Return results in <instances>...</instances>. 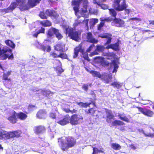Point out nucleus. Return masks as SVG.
<instances>
[{
  "label": "nucleus",
  "mask_w": 154,
  "mask_h": 154,
  "mask_svg": "<svg viewBox=\"0 0 154 154\" xmlns=\"http://www.w3.org/2000/svg\"><path fill=\"white\" fill-rule=\"evenodd\" d=\"M88 19H84L83 20L80 21L79 20H77L75 21V23H74L75 26H77L81 22H83L84 24L86 26H88Z\"/></svg>",
  "instance_id": "bb28decb"
},
{
  "label": "nucleus",
  "mask_w": 154,
  "mask_h": 154,
  "mask_svg": "<svg viewBox=\"0 0 154 154\" xmlns=\"http://www.w3.org/2000/svg\"><path fill=\"white\" fill-rule=\"evenodd\" d=\"M90 73L94 77H96L101 79L102 76V75H101L99 72L91 70L90 71Z\"/></svg>",
  "instance_id": "a878e982"
},
{
  "label": "nucleus",
  "mask_w": 154,
  "mask_h": 154,
  "mask_svg": "<svg viewBox=\"0 0 154 154\" xmlns=\"http://www.w3.org/2000/svg\"><path fill=\"white\" fill-rule=\"evenodd\" d=\"M5 43L7 45H8L13 48L15 47V45L11 40H6L5 41Z\"/></svg>",
  "instance_id": "f704fd0d"
},
{
  "label": "nucleus",
  "mask_w": 154,
  "mask_h": 154,
  "mask_svg": "<svg viewBox=\"0 0 154 154\" xmlns=\"http://www.w3.org/2000/svg\"><path fill=\"white\" fill-rule=\"evenodd\" d=\"M81 48L79 47L76 48L74 49V54L73 56V58H75L78 55L79 52L81 51Z\"/></svg>",
  "instance_id": "58836bf2"
},
{
  "label": "nucleus",
  "mask_w": 154,
  "mask_h": 154,
  "mask_svg": "<svg viewBox=\"0 0 154 154\" xmlns=\"http://www.w3.org/2000/svg\"><path fill=\"white\" fill-rule=\"evenodd\" d=\"M5 43L7 45H8L13 48L15 47V45L11 40H6L5 41Z\"/></svg>",
  "instance_id": "c9c22d12"
},
{
  "label": "nucleus",
  "mask_w": 154,
  "mask_h": 154,
  "mask_svg": "<svg viewBox=\"0 0 154 154\" xmlns=\"http://www.w3.org/2000/svg\"><path fill=\"white\" fill-rule=\"evenodd\" d=\"M57 29L51 27L48 31L47 36L48 38H51L55 34Z\"/></svg>",
  "instance_id": "4be33fe9"
},
{
  "label": "nucleus",
  "mask_w": 154,
  "mask_h": 154,
  "mask_svg": "<svg viewBox=\"0 0 154 154\" xmlns=\"http://www.w3.org/2000/svg\"><path fill=\"white\" fill-rule=\"evenodd\" d=\"M40 23L43 26L45 27L50 26L51 25V23L48 20L41 21Z\"/></svg>",
  "instance_id": "2f4dec72"
},
{
  "label": "nucleus",
  "mask_w": 154,
  "mask_h": 154,
  "mask_svg": "<svg viewBox=\"0 0 154 154\" xmlns=\"http://www.w3.org/2000/svg\"><path fill=\"white\" fill-rule=\"evenodd\" d=\"M139 111L144 115L149 117H152L154 114L153 112L148 109H144L140 107H137Z\"/></svg>",
  "instance_id": "f8f14e48"
},
{
  "label": "nucleus",
  "mask_w": 154,
  "mask_h": 154,
  "mask_svg": "<svg viewBox=\"0 0 154 154\" xmlns=\"http://www.w3.org/2000/svg\"><path fill=\"white\" fill-rule=\"evenodd\" d=\"M35 45L37 48L41 49L44 51L49 52L51 50L50 46L48 45H42L38 41L35 42Z\"/></svg>",
  "instance_id": "9b49d317"
},
{
  "label": "nucleus",
  "mask_w": 154,
  "mask_h": 154,
  "mask_svg": "<svg viewBox=\"0 0 154 154\" xmlns=\"http://www.w3.org/2000/svg\"><path fill=\"white\" fill-rule=\"evenodd\" d=\"M63 111H64L65 112H75L76 110L75 109H73L72 110H71L70 109H69L68 108H63Z\"/></svg>",
  "instance_id": "de8ad7c7"
},
{
  "label": "nucleus",
  "mask_w": 154,
  "mask_h": 154,
  "mask_svg": "<svg viewBox=\"0 0 154 154\" xmlns=\"http://www.w3.org/2000/svg\"><path fill=\"white\" fill-rule=\"evenodd\" d=\"M36 108L35 106L33 105H30L28 107V109L29 111H31L36 109Z\"/></svg>",
  "instance_id": "603ef678"
},
{
  "label": "nucleus",
  "mask_w": 154,
  "mask_h": 154,
  "mask_svg": "<svg viewBox=\"0 0 154 154\" xmlns=\"http://www.w3.org/2000/svg\"><path fill=\"white\" fill-rule=\"evenodd\" d=\"M149 22L147 23H149V24H154V21L152 20V21H149Z\"/></svg>",
  "instance_id": "69168bd1"
},
{
  "label": "nucleus",
  "mask_w": 154,
  "mask_h": 154,
  "mask_svg": "<svg viewBox=\"0 0 154 154\" xmlns=\"http://www.w3.org/2000/svg\"><path fill=\"white\" fill-rule=\"evenodd\" d=\"M98 152H104V149L102 147H100L98 149Z\"/></svg>",
  "instance_id": "e2e57ef3"
},
{
  "label": "nucleus",
  "mask_w": 154,
  "mask_h": 154,
  "mask_svg": "<svg viewBox=\"0 0 154 154\" xmlns=\"http://www.w3.org/2000/svg\"><path fill=\"white\" fill-rule=\"evenodd\" d=\"M45 29L44 28L41 27L40 29H39L38 31L36 32L35 33L32 34L33 36L35 37H37L38 35L40 33H44L45 32Z\"/></svg>",
  "instance_id": "72a5a7b5"
},
{
  "label": "nucleus",
  "mask_w": 154,
  "mask_h": 154,
  "mask_svg": "<svg viewBox=\"0 0 154 154\" xmlns=\"http://www.w3.org/2000/svg\"><path fill=\"white\" fill-rule=\"evenodd\" d=\"M58 57L62 59H65L66 58L67 55L66 54L64 53H61L58 55Z\"/></svg>",
  "instance_id": "8fccbe9b"
},
{
  "label": "nucleus",
  "mask_w": 154,
  "mask_h": 154,
  "mask_svg": "<svg viewBox=\"0 0 154 154\" xmlns=\"http://www.w3.org/2000/svg\"><path fill=\"white\" fill-rule=\"evenodd\" d=\"M124 124V123L123 122L119 120H117L114 121L113 122H112V125H123Z\"/></svg>",
  "instance_id": "a19ab883"
},
{
  "label": "nucleus",
  "mask_w": 154,
  "mask_h": 154,
  "mask_svg": "<svg viewBox=\"0 0 154 154\" xmlns=\"http://www.w3.org/2000/svg\"><path fill=\"white\" fill-rule=\"evenodd\" d=\"M11 74V72L8 71L6 73L5 72L3 75V79L4 80H10V79H8V77Z\"/></svg>",
  "instance_id": "ea45409f"
},
{
  "label": "nucleus",
  "mask_w": 154,
  "mask_h": 154,
  "mask_svg": "<svg viewBox=\"0 0 154 154\" xmlns=\"http://www.w3.org/2000/svg\"><path fill=\"white\" fill-rule=\"evenodd\" d=\"M37 117L39 119H45L46 117V113L44 110H39L36 114Z\"/></svg>",
  "instance_id": "aec40b11"
},
{
  "label": "nucleus",
  "mask_w": 154,
  "mask_h": 154,
  "mask_svg": "<svg viewBox=\"0 0 154 154\" xmlns=\"http://www.w3.org/2000/svg\"><path fill=\"white\" fill-rule=\"evenodd\" d=\"M3 138L5 139H8L10 138L14 137H19L21 134L20 130H18L12 132H8L6 131H2Z\"/></svg>",
  "instance_id": "6e6552de"
},
{
  "label": "nucleus",
  "mask_w": 154,
  "mask_h": 154,
  "mask_svg": "<svg viewBox=\"0 0 154 154\" xmlns=\"http://www.w3.org/2000/svg\"><path fill=\"white\" fill-rule=\"evenodd\" d=\"M8 119L13 124L16 123L17 121L16 112L14 111H12L11 112V115L8 117Z\"/></svg>",
  "instance_id": "2eb2a0df"
},
{
  "label": "nucleus",
  "mask_w": 154,
  "mask_h": 154,
  "mask_svg": "<svg viewBox=\"0 0 154 154\" xmlns=\"http://www.w3.org/2000/svg\"><path fill=\"white\" fill-rule=\"evenodd\" d=\"M82 56L85 59L88 60H89V58L88 56V54L86 52L82 53Z\"/></svg>",
  "instance_id": "49530a36"
},
{
  "label": "nucleus",
  "mask_w": 154,
  "mask_h": 154,
  "mask_svg": "<svg viewBox=\"0 0 154 154\" xmlns=\"http://www.w3.org/2000/svg\"><path fill=\"white\" fill-rule=\"evenodd\" d=\"M82 119V118L81 116L75 114L69 118L70 123L72 125H76L78 124L80 120Z\"/></svg>",
  "instance_id": "9d476101"
},
{
  "label": "nucleus",
  "mask_w": 154,
  "mask_h": 154,
  "mask_svg": "<svg viewBox=\"0 0 154 154\" xmlns=\"http://www.w3.org/2000/svg\"><path fill=\"white\" fill-rule=\"evenodd\" d=\"M99 37L102 38H106L107 39L106 44H109L111 42L112 39V35L108 33H105L103 34L99 35Z\"/></svg>",
  "instance_id": "f3484780"
},
{
  "label": "nucleus",
  "mask_w": 154,
  "mask_h": 154,
  "mask_svg": "<svg viewBox=\"0 0 154 154\" xmlns=\"http://www.w3.org/2000/svg\"><path fill=\"white\" fill-rule=\"evenodd\" d=\"M16 116L17 118L21 120H24L27 117V115L25 113L20 112L19 113H16Z\"/></svg>",
  "instance_id": "393cba45"
},
{
  "label": "nucleus",
  "mask_w": 154,
  "mask_h": 154,
  "mask_svg": "<svg viewBox=\"0 0 154 154\" xmlns=\"http://www.w3.org/2000/svg\"><path fill=\"white\" fill-rule=\"evenodd\" d=\"M119 44L118 43L112 44V49L114 50L117 51L119 50Z\"/></svg>",
  "instance_id": "37998d69"
},
{
  "label": "nucleus",
  "mask_w": 154,
  "mask_h": 154,
  "mask_svg": "<svg viewBox=\"0 0 154 154\" xmlns=\"http://www.w3.org/2000/svg\"><path fill=\"white\" fill-rule=\"evenodd\" d=\"M111 65V66H113L114 67L112 73L116 72L117 71V69L119 67V66L117 64L116 61L115 60H113Z\"/></svg>",
  "instance_id": "c85d7f7f"
},
{
  "label": "nucleus",
  "mask_w": 154,
  "mask_h": 154,
  "mask_svg": "<svg viewBox=\"0 0 154 154\" xmlns=\"http://www.w3.org/2000/svg\"><path fill=\"white\" fill-rule=\"evenodd\" d=\"M34 130L36 134H40L45 132V128L44 126L39 125L35 127Z\"/></svg>",
  "instance_id": "dca6fc26"
},
{
  "label": "nucleus",
  "mask_w": 154,
  "mask_h": 154,
  "mask_svg": "<svg viewBox=\"0 0 154 154\" xmlns=\"http://www.w3.org/2000/svg\"><path fill=\"white\" fill-rule=\"evenodd\" d=\"M118 116L119 117V119L121 120L127 122H129V119L125 116V115L124 113L119 114Z\"/></svg>",
  "instance_id": "c756f323"
},
{
  "label": "nucleus",
  "mask_w": 154,
  "mask_h": 154,
  "mask_svg": "<svg viewBox=\"0 0 154 154\" xmlns=\"http://www.w3.org/2000/svg\"><path fill=\"white\" fill-rule=\"evenodd\" d=\"M58 140V142H60L59 146L63 151L66 150L72 147L76 143L75 140L71 137H66L65 139L60 138Z\"/></svg>",
  "instance_id": "f03ea898"
},
{
  "label": "nucleus",
  "mask_w": 154,
  "mask_h": 154,
  "mask_svg": "<svg viewBox=\"0 0 154 154\" xmlns=\"http://www.w3.org/2000/svg\"><path fill=\"white\" fill-rule=\"evenodd\" d=\"M41 0H28L29 4L32 6H35L36 4L39 3Z\"/></svg>",
  "instance_id": "473e14b6"
},
{
  "label": "nucleus",
  "mask_w": 154,
  "mask_h": 154,
  "mask_svg": "<svg viewBox=\"0 0 154 154\" xmlns=\"http://www.w3.org/2000/svg\"><path fill=\"white\" fill-rule=\"evenodd\" d=\"M47 15L53 17L55 19H56L59 16L56 12L51 9L47 10L46 11L45 14L44 12H41L39 14V16L40 17L43 19H47Z\"/></svg>",
  "instance_id": "0eeeda50"
},
{
  "label": "nucleus",
  "mask_w": 154,
  "mask_h": 154,
  "mask_svg": "<svg viewBox=\"0 0 154 154\" xmlns=\"http://www.w3.org/2000/svg\"><path fill=\"white\" fill-rule=\"evenodd\" d=\"M38 92V93L41 92L42 94L48 97L51 96L53 94L52 92L48 90H39Z\"/></svg>",
  "instance_id": "5701e85b"
},
{
  "label": "nucleus",
  "mask_w": 154,
  "mask_h": 154,
  "mask_svg": "<svg viewBox=\"0 0 154 154\" xmlns=\"http://www.w3.org/2000/svg\"><path fill=\"white\" fill-rule=\"evenodd\" d=\"M0 58L2 60L8 58L12 59L13 56L11 50L8 48L6 47H3L0 43Z\"/></svg>",
  "instance_id": "20e7f679"
},
{
  "label": "nucleus",
  "mask_w": 154,
  "mask_h": 154,
  "mask_svg": "<svg viewBox=\"0 0 154 154\" xmlns=\"http://www.w3.org/2000/svg\"><path fill=\"white\" fill-rule=\"evenodd\" d=\"M57 71H58L60 74L63 71V69L61 67H57Z\"/></svg>",
  "instance_id": "6e6d98bb"
},
{
  "label": "nucleus",
  "mask_w": 154,
  "mask_h": 154,
  "mask_svg": "<svg viewBox=\"0 0 154 154\" xmlns=\"http://www.w3.org/2000/svg\"><path fill=\"white\" fill-rule=\"evenodd\" d=\"M111 147L115 150H119L121 148V146L119 144L116 143H112Z\"/></svg>",
  "instance_id": "4c0bfd02"
},
{
  "label": "nucleus",
  "mask_w": 154,
  "mask_h": 154,
  "mask_svg": "<svg viewBox=\"0 0 154 154\" xmlns=\"http://www.w3.org/2000/svg\"><path fill=\"white\" fill-rule=\"evenodd\" d=\"M94 44L91 45L89 47V48L86 51L88 52H89L94 47Z\"/></svg>",
  "instance_id": "13d9d810"
},
{
  "label": "nucleus",
  "mask_w": 154,
  "mask_h": 154,
  "mask_svg": "<svg viewBox=\"0 0 154 154\" xmlns=\"http://www.w3.org/2000/svg\"><path fill=\"white\" fill-rule=\"evenodd\" d=\"M101 8L102 9H105L108 8V6L107 5L105 4H102L101 6Z\"/></svg>",
  "instance_id": "680f3d73"
},
{
  "label": "nucleus",
  "mask_w": 154,
  "mask_h": 154,
  "mask_svg": "<svg viewBox=\"0 0 154 154\" xmlns=\"http://www.w3.org/2000/svg\"><path fill=\"white\" fill-rule=\"evenodd\" d=\"M64 46V44L59 43L54 46L55 49L58 51H63Z\"/></svg>",
  "instance_id": "b1692460"
},
{
  "label": "nucleus",
  "mask_w": 154,
  "mask_h": 154,
  "mask_svg": "<svg viewBox=\"0 0 154 154\" xmlns=\"http://www.w3.org/2000/svg\"><path fill=\"white\" fill-rule=\"evenodd\" d=\"M98 22V20L97 18L91 19L90 21V23L92 26H94Z\"/></svg>",
  "instance_id": "79ce46f5"
},
{
  "label": "nucleus",
  "mask_w": 154,
  "mask_h": 154,
  "mask_svg": "<svg viewBox=\"0 0 154 154\" xmlns=\"http://www.w3.org/2000/svg\"><path fill=\"white\" fill-rule=\"evenodd\" d=\"M104 25V23H103V22H101L100 23V24L98 25V27H97V29H98V30H100L102 27H103V26Z\"/></svg>",
  "instance_id": "864d4df0"
},
{
  "label": "nucleus",
  "mask_w": 154,
  "mask_h": 154,
  "mask_svg": "<svg viewBox=\"0 0 154 154\" xmlns=\"http://www.w3.org/2000/svg\"><path fill=\"white\" fill-rule=\"evenodd\" d=\"M56 36V37L58 39H61L63 38L62 35L59 32V30L57 29L56 31V33L55 34Z\"/></svg>",
  "instance_id": "c03bdc74"
},
{
  "label": "nucleus",
  "mask_w": 154,
  "mask_h": 154,
  "mask_svg": "<svg viewBox=\"0 0 154 154\" xmlns=\"http://www.w3.org/2000/svg\"><path fill=\"white\" fill-rule=\"evenodd\" d=\"M76 103L80 106L82 107L86 108L87 107L89 106L91 104L90 103H84L82 102H77Z\"/></svg>",
  "instance_id": "e433bc0d"
},
{
  "label": "nucleus",
  "mask_w": 154,
  "mask_h": 154,
  "mask_svg": "<svg viewBox=\"0 0 154 154\" xmlns=\"http://www.w3.org/2000/svg\"><path fill=\"white\" fill-rule=\"evenodd\" d=\"M106 111L107 118L106 121L108 123H110L111 122L112 119L113 118L114 116L112 115L111 110L106 109Z\"/></svg>",
  "instance_id": "412c9836"
},
{
  "label": "nucleus",
  "mask_w": 154,
  "mask_h": 154,
  "mask_svg": "<svg viewBox=\"0 0 154 154\" xmlns=\"http://www.w3.org/2000/svg\"><path fill=\"white\" fill-rule=\"evenodd\" d=\"M109 10L110 14L115 18L114 21L115 26L117 27L122 26L124 24V21L121 19L116 18L117 13L115 10L113 9H110Z\"/></svg>",
  "instance_id": "1a4fd4ad"
},
{
  "label": "nucleus",
  "mask_w": 154,
  "mask_h": 154,
  "mask_svg": "<svg viewBox=\"0 0 154 154\" xmlns=\"http://www.w3.org/2000/svg\"><path fill=\"white\" fill-rule=\"evenodd\" d=\"M122 85V83H120L117 82H114L110 84V85L113 86L114 87L116 88L117 89L120 88Z\"/></svg>",
  "instance_id": "cd10ccee"
},
{
  "label": "nucleus",
  "mask_w": 154,
  "mask_h": 154,
  "mask_svg": "<svg viewBox=\"0 0 154 154\" xmlns=\"http://www.w3.org/2000/svg\"><path fill=\"white\" fill-rule=\"evenodd\" d=\"M65 32L71 38L75 41L79 39L81 34L80 31H75L73 28L69 27L66 29Z\"/></svg>",
  "instance_id": "423d86ee"
},
{
  "label": "nucleus",
  "mask_w": 154,
  "mask_h": 154,
  "mask_svg": "<svg viewBox=\"0 0 154 154\" xmlns=\"http://www.w3.org/2000/svg\"><path fill=\"white\" fill-rule=\"evenodd\" d=\"M93 154H95L98 152V149L95 147H93Z\"/></svg>",
  "instance_id": "4d7b16f0"
},
{
  "label": "nucleus",
  "mask_w": 154,
  "mask_h": 154,
  "mask_svg": "<svg viewBox=\"0 0 154 154\" xmlns=\"http://www.w3.org/2000/svg\"><path fill=\"white\" fill-rule=\"evenodd\" d=\"M112 5L116 10L119 11H122L127 7L125 0H114Z\"/></svg>",
  "instance_id": "39448f33"
},
{
  "label": "nucleus",
  "mask_w": 154,
  "mask_h": 154,
  "mask_svg": "<svg viewBox=\"0 0 154 154\" xmlns=\"http://www.w3.org/2000/svg\"><path fill=\"white\" fill-rule=\"evenodd\" d=\"M125 15L128 14L130 12L131 10L129 9L125 8Z\"/></svg>",
  "instance_id": "bf43d9fd"
},
{
  "label": "nucleus",
  "mask_w": 154,
  "mask_h": 154,
  "mask_svg": "<svg viewBox=\"0 0 154 154\" xmlns=\"http://www.w3.org/2000/svg\"><path fill=\"white\" fill-rule=\"evenodd\" d=\"M105 83L108 84L111 81L112 79V75L111 74L104 73L102 74L101 79Z\"/></svg>",
  "instance_id": "ddd939ff"
},
{
  "label": "nucleus",
  "mask_w": 154,
  "mask_h": 154,
  "mask_svg": "<svg viewBox=\"0 0 154 154\" xmlns=\"http://www.w3.org/2000/svg\"><path fill=\"white\" fill-rule=\"evenodd\" d=\"M88 85L87 84H84L82 87V88L85 91H87L88 89Z\"/></svg>",
  "instance_id": "5fc2aeb1"
},
{
  "label": "nucleus",
  "mask_w": 154,
  "mask_h": 154,
  "mask_svg": "<svg viewBox=\"0 0 154 154\" xmlns=\"http://www.w3.org/2000/svg\"><path fill=\"white\" fill-rule=\"evenodd\" d=\"M2 131H3L2 130V129L0 130V137L2 138H3V134L2 133Z\"/></svg>",
  "instance_id": "0e129e2a"
},
{
  "label": "nucleus",
  "mask_w": 154,
  "mask_h": 154,
  "mask_svg": "<svg viewBox=\"0 0 154 154\" xmlns=\"http://www.w3.org/2000/svg\"><path fill=\"white\" fill-rule=\"evenodd\" d=\"M17 3L13 2L7 9H0V12L5 13L11 12L17 6L20 10H25L28 9V6L26 3V0H16Z\"/></svg>",
  "instance_id": "f257e3e1"
},
{
  "label": "nucleus",
  "mask_w": 154,
  "mask_h": 154,
  "mask_svg": "<svg viewBox=\"0 0 154 154\" xmlns=\"http://www.w3.org/2000/svg\"><path fill=\"white\" fill-rule=\"evenodd\" d=\"M106 48L107 49H109V48H112V44H110V45H108L106 47Z\"/></svg>",
  "instance_id": "338daca9"
},
{
  "label": "nucleus",
  "mask_w": 154,
  "mask_h": 154,
  "mask_svg": "<svg viewBox=\"0 0 154 154\" xmlns=\"http://www.w3.org/2000/svg\"><path fill=\"white\" fill-rule=\"evenodd\" d=\"M46 61V58H41L38 61V63H40L41 64H43L45 63Z\"/></svg>",
  "instance_id": "3c124183"
},
{
  "label": "nucleus",
  "mask_w": 154,
  "mask_h": 154,
  "mask_svg": "<svg viewBox=\"0 0 154 154\" xmlns=\"http://www.w3.org/2000/svg\"><path fill=\"white\" fill-rule=\"evenodd\" d=\"M97 112V111L96 110H94L93 108H91L86 111L87 113L90 114L94 116H97V114L96 113Z\"/></svg>",
  "instance_id": "7c9ffc66"
},
{
  "label": "nucleus",
  "mask_w": 154,
  "mask_h": 154,
  "mask_svg": "<svg viewBox=\"0 0 154 154\" xmlns=\"http://www.w3.org/2000/svg\"><path fill=\"white\" fill-rule=\"evenodd\" d=\"M86 37V41L87 42L93 43H97L98 42V40L93 37L92 34L91 32H88L87 33Z\"/></svg>",
  "instance_id": "4468645a"
},
{
  "label": "nucleus",
  "mask_w": 154,
  "mask_h": 154,
  "mask_svg": "<svg viewBox=\"0 0 154 154\" xmlns=\"http://www.w3.org/2000/svg\"><path fill=\"white\" fill-rule=\"evenodd\" d=\"M104 47L102 45H97V48L96 50L90 54L91 56H92L98 54L97 51L99 52H102L104 51Z\"/></svg>",
  "instance_id": "a211bd4d"
},
{
  "label": "nucleus",
  "mask_w": 154,
  "mask_h": 154,
  "mask_svg": "<svg viewBox=\"0 0 154 154\" xmlns=\"http://www.w3.org/2000/svg\"><path fill=\"white\" fill-rule=\"evenodd\" d=\"M130 20L135 21L136 22H137V23L140 22L142 20L140 18L137 17L131 18L130 19Z\"/></svg>",
  "instance_id": "a18cd8bd"
},
{
  "label": "nucleus",
  "mask_w": 154,
  "mask_h": 154,
  "mask_svg": "<svg viewBox=\"0 0 154 154\" xmlns=\"http://www.w3.org/2000/svg\"><path fill=\"white\" fill-rule=\"evenodd\" d=\"M56 116L55 114L54 113H51L50 114V116L53 119H55Z\"/></svg>",
  "instance_id": "052dcab7"
},
{
  "label": "nucleus",
  "mask_w": 154,
  "mask_h": 154,
  "mask_svg": "<svg viewBox=\"0 0 154 154\" xmlns=\"http://www.w3.org/2000/svg\"><path fill=\"white\" fill-rule=\"evenodd\" d=\"M88 1L86 0H73L72 2V5L74 6L73 10L75 12V15L77 16V13L79 11V5L82 4L83 8L82 9V11L85 13L87 11Z\"/></svg>",
  "instance_id": "7ed1b4c3"
},
{
  "label": "nucleus",
  "mask_w": 154,
  "mask_h": 154,
  "mask_svg": "<svg viewBox=\"0 0 154 154\" xmlns=\"http://www.w3.org/2000/svg\"><path fill=\"white\" fill-rule=\"evenodd\" d=\"M69 121V116L68 115H66L65 116L64 118L59 121L58 123L60 125H64L68 123Z\"/></svg>",
  "instance_id": "6ab92c4d"
},
{
  "label": "nucleus",
  "mask_w": 154,
  "mask_h": 154,
  "mask_svg": "<svg viewBox=\"0 0 154 154\" xmlns=\"http://www.w3.org/2000/svg\"><path fill=\"white\" fill-rule=\"evenodd\" d=\"M50 56L54 58H57L58 57V55L54 52H51L50 53Z\"/></svg>",
  "instance_id": "09e8293b"
},
{
  "label": "nucleus",
  "mask_w": 154,
  "mask_h": 154,
  "mask_svg": "<svg viewBox=\"0 0 154 154\" xmlns=\"http://www.w3.org/2000/svg\"><path fill=\"white\" fill-rule=\"evenodd\" d=\"M100 20L101 21H102V22H103V21H107V19L106 18L103 19V18H100Z\"/></svg>",
  "instance_id": "774afa93"
}]
</instances>
